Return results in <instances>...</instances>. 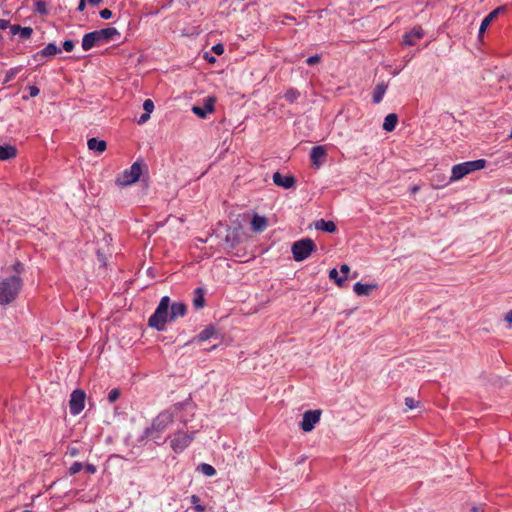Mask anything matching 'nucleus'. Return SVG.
<instances>
[{
	"instance_id": "f257e3e1",
	"label": "nucleus",
	"mask_w": 512,
	"mask_h": 512,
	"mask_svg": "<svg viewBox=\"0 0 512 512\" xmlns=\"http://www.w3.org/2000/svg\"><path fill=\"white\" fill-rule=\"evenodd\" d=\"M119 36H120L119 31L114 27H108V28L96 30V31L87 33L83 36L82 48H83V50L88 51L95 46L104 45Z\"/></svg>"
},
{
	"instance_id": "f03ea898",
	"label": "nucleus",
	"mask_w": 512,
	"mask_h": 512,
	"mask_svg": "<svg viewBox=\"0 0 512 512\" xmlns=\"http://www.w3.org/2000/svg\"><path fill=\"white\" fill-rule=\"evenodd\" d=\"M175 409L169 408L160 412L145 431L147 437L157 440L161 434L174 422Z\"/></svg>"
},
{
	"instance_id": "7ed1b4c3",
	"label": "nucleus",
	"mask_w": 512,
	"mask_h": 512,
	"mask_svg": "<svg viewBox=\"0 0 512 512\" xmlns=\"http://www.w3.org/2000/svg\"><path fill=\"white\" fill-rule=\"evenodd\" d=\"M22 279L18 276H11L0 282V305H8L19 295L22 288Z\"/></svg>"
},
{
	"instance_id": "20e7f679",
	"label": "nucleus",
	"mask_w": 512,
	"mask_h": 512,
	"mask_svg": "<svg viewBox=\"0 0 512 512\" xmlns=\"http://www.w3.org/2000/svg\"><path fill=\"white\" fill-rule=\"evenodd\" d=\"M170 298L163 296L155 310V312L149 317L148 325L155 328L158 331H163L165 324L170 321Z\"/></svg>"
},
{
	"instance_id": "39448f33",
	"label": "nucleus",
	"mask_w": 512,
	"mask_h": 512,
	"mask_svg": "<svg viewBox=\"0 0 512 512\" xmlns=\"http://www.w3.org/2000/svg\"><path fill=\"white\" fill-rule=\"evenodd\" d=\"M486 166V160L484 159H478L474 161H467L463 162L457 165H454L452 167L451 171V181H458L465 177L466 175L470 174L471 172L481 170L485 168Z\"/></svg>"
},
{
	"instance_id": "423d86ee",
	"label": "nucleus",
	"mask_w": 512,
	"mask_h": 512,
	"mask_svg": "<svg viewBox=\"0 0 512 512\" xmlns=\"http://www.w3.org/2000/svg\"><path fill=\"white\" fill-rule=\"evenodd\" d=\"M316 250V245L310 238L298 240L293 243L291 251L295 261L300 262Z\"/></svg>"
},
{
	"instance_id": "0eeeda50",
	"label": "nucleus",
	"mask_w": 512,
	"mask_h": 512,
	"mask_svg": "<svg viewBox=\"0 0 512 512\" xmlns=\"http://www.w3.org/2000/svg\"><path fill=\"white\" fill-rule=\"evenodd\" d=\"M170 446L175 453L184 451L193 441L194 432L177 431L170 437Z\"/></svg>"
},
{
	"instance_id": "6e6552de",
	"label": "nucleus",
	"mask_w": 512,
	"mask_h": 512,
	"mask_svg": "<svg viewBox=\"0 0 512 512\" xmlns=\"http://www.w3.org/2000/svg\"><path fill=\"white\" fill-rule=\"evenodd\" d=\"M142 174V168L139 162L133 163L129 169L124 170L116 179L120 186H127L137 182Z\"/></svg>"
},
{
	"instance_id": "1a4fd4ad",
	"label": "nucleus",
	"mask_w": 512,
	"mask_h": 512,
	"mask_svg": "<svg viewBox=\"0 0 512 512\" xmlns=\"http://www.w3.org/2000/svg\"><path fill=\"white\" fill-rule=\"evenodd\" d=\"M322 411L319 409L308 410L304 412L302 422L300 424L301 429L304 432H310L314 429L315 425L320 421Z\"/></svg>"
},
{
	"instance_id": "9d476101",
	"label": "nucleus",
	"mask_w": 512,
	"mask_h": 512,
	"mask_svg": "<svg viewBox=\"0 0 512 512\" xmlns=\"http://www.w3.org/2000/svg\"><path fill=\"white\" fill-rule=\"evenodd\" d=\"M85 392L83 390H74L70 395L69 408L72 415H78L84 409Z\"/></svg>"
},
{
	"instance_id": "9b49d317",
	"label": "nucleus",
	"mask_w": 512,
	"mask_h": 512,
	"mask_svg": "<svg viewBox=\"0 0 512 512\" xmlns=\"http://www.w3.org/2000/svg\"><path fill=\"white\" fill-rule=\"evenodd\" d=\"M215 98L214 97H206L204 99L203 106H193L192 112L197 115L201 119H205L209 113L214 111Z\"/></svg>"
},
{
	"instance_id": "f8f14e48",
	"label": "nucleus",
	"mask_w": 512,
	"mask_h": 512,
	"mask_svg": "<svg viewBox=\"0 0 512 512\" xmlns=\"http://www.w3.org/2000/svg\"><path fill=\"white\" fill-rule=\"evenodd\" d=\"M326 155L327 150L324 146H314L310 152L312 166L317 169L320 168Z\"/></svg>"
},
{
	"instance_id": "ddd939ff",
	"label": "nucleus",
	"mask_w": 512,
	"mask_h": 512,
	"mask_svg": "<svg viewBox=\"0 0 512 512\" xmlns=\"http://www.w3.org/2000/svg\"><path fill=\"white\" fill-rule=\"evenodd\" d=\"M424 35L425 32L421 27H414L403 36V43L407 46H414L417 44L418 40L424 37Z\"/></svg>"
},
{
	"instance_id": "4468645a",
	"label": "nucleus",
	"mask_w": 512,
	"mask_h": 512,
	"mask_svg": "<svg viewBox=\"0 0 512 512\" xmlns=\"http://www.w3.org/2000/svg\"><path fill=\"white\" fill-rule=\"evenodd\" d=\"M504 12V7H498L491 11L487 16L484 17V19L481 22L480 28H479V35L478 38L481 40L483 38V34L485 33L488 26L498 17L500 13Z\"/></svg>"
},
{
	"instance_id": "2eb2a0df",
	"label": "nucleus",
	"mask_w": 512,
	"mask_h": 512,
	"mask_svg": "<svg viewBox=\"0 0 512 512\" xmlns=\"http://www.w3.org/2000/svg\"><path fill=\"white\" fill-rule=\"evenodd\" d=\"M273 182L279 187L289 189L295 186L296 179L292 175L283 176L280 172L273 174Z\"/></svg>"
},
{
	"instance_id": "dca6fc26",
	"label": "nucleus",
	"mask_w": 512,
	"mask_h": 512,
	"mask_svg": "<svg viewBox=\"0 0 512 512\" xmlns=\"http://www.w3.org/2000/svg\"><path fill=\"white\" fill-rule=\"evenodd\" d=\"M61 52V49L56 46L54 43H49L42 50L38 51L33 55V59L35 61H43L44 58L54 56Z\"/></svg>"
},
{
	"instance_id": "f3484780",
	"label": "nucleus",
	"mask_w": 512,
	"mask_h": 512,
	"mask_svg": "<svg viewBox=\"0 0 512 512\" xmlns=\"http://www.w3.org/2000/svg\"><path fill=\"white\" fill-rule=\"evenodd\" d=\"M169 309H170V315H169L170 321H174L179 317H183L187 312V306H186V304H184L182 302H174L172 304L170 303Z\"/></svg>"
},
{
	"instance_id": "a211bd4d",
	"label": "nucleus",
	"mask_w": 512,
	"mask_h": 512,
	"mask_svg": "<svg viewBox=\"0 0 512 512\" xmlns=\"http://www.w3.org/2000/svg\"><path fill=\"white\" fill-rule=\"evenodd\" d=\"M378 288V284H363L361 282H357L353 286V291L358 296H368L373 290Z\"/></svg>"
},
{
	"instance_id": "6ab92c4d",
	"label": "nucleus",
	"mask_w": 512,
	"mask_h": 512,
	"mask_svg": "<svg viewBox=\"0 0 512 512\" xmlns=\"http://www.w3.org/2000/svg\"><path fill=\"white\" fill-rule=\"evenodd\" d=\"M268 221L266 217L254 214L251 220V229L253 232L261 233L266 230Z\"/></svg>"
},
{
	"instance_id": "aec40b11",
	"label": "nucleus",
	"mask_w": 512,
	"mask_h": 512,
	"mask_svg": "<svg viewBox=\"0 0 512 512\" xmlns=\"http://www.w3.org/2000/svg\"><path fill=\"white\" fill-rule=\"evenodd\" d=\"M17 149L12 145H0V160L6 161L16 157Z\"/></svg>"
},
{
	"instance_id": "412c9836",
	"label": "nucleus",
	"mask_w": 512,
	"mask_h": 512,
	"mask_svg": "<svg viewBox=\"0 0 512 512\" xmlns=\"http://www.w3.org/2000/svg\"><path fill=\"white\" fill-rule=\"evenodd\" d=\"M315 228L328 233H334L337 230L336 224L333 221H325L324 219L316 221Z\"/></svg>"
},
{
	"instance_id": "4be33fe9",
	"label": "nucleus",
	"mask_w": 512,
	"mask_h": 512,
	"mask_svg": "<svg viewBox=\"0 0 512 512\" xmlns=\"http://www.w3.org/2000/svg\"><path fill=\"white\" fill-rule=\"evenodd\" d=\"M205 290L201 287L196 288L193 297V306L195 309H201L205 306Z\"/></svg>"
},
{
	"instance_id": "5701e85b",
	"label": "nucleus",
	"mask_w": 512,
	"mask_h": 512,
	"mask_svg": "<svg viewBox=\"0 0 512 512\" xmlns=\"http://www.w3.org/2000/svg\"><path fill=\"white\" fill-rule=\"evenodd\" d=\"M87 145L90 150L96 151L98 153H103L107 148L106 142L97 138L89 139Z\"/></svg>"
},
{
	"instance_id": "b1692460",
	"label": "nucleus",
	"mask_w": 512,
	"mask_h": 512,
	"mask_svg": "<svg viewBox=\"0 0 512 512\" xmlns=\"http://www.w3.org/2000/svg\"><path fill=\"white\" fill-rule=\"evenodd\" d=\"M398 122V116L395 113L388 114L383 122V129L387 132H391L395 129Z\"/></svg>"
},
{
	"instance_id": "393cba45",
	"label": "nucleus",
	"mask_w": 512,
	"mask_h": 512,
	"mask_svg": "<svg viewBox=\"0 0 512 512\" xmlns=\"http://www.w3.org/2000/svg\"><path fill=\"white\" fill-rule=\"evenodd\" d=\"M215 333V328L213 326H208L198 334L197 339L199 342H205L213 337Z\"/></svg>"
},
{
	"instance_id": "a878e982",
	"label": "nucleus",
	"mask_w": 512,
	"mask_h": 512,
	"mask_svg": "<svg viewBox=\"0 0 512 512\" xmlns=\"http://www.w3.org/2000/svg\"><path fill=\"white\" fill-rule=\"evenodd\" d=\"M386 89L387 87L384 84H379L375 87L372 95L374 103L378 104L382 101Z\"/></svg>"
},
{
	"instance_id": "bb28decb",
	"label": "nucleus",
	"mask_w": 512,
	"mask_h": 512,
	"mask_svg": "<svg viewBox=\"0 0 512 512\" xmlns=\"http://www.w3.org/2000/svg\"><path fill=\"white\" fill-rule=\"evenodd\" d=\"M197 470L205 476L212 477L216 474V470L213 466L207 463H202L197 467Z\"/></svg>"
},
{
	"instance_id": "cd10ccee",
	"label": "nucleus",
	"mask_w": 512,
	"mask_h": 512,
	"mask_svg": "<svg viewBox=\"0 0 512 512\" xmlns=\"http://www.w3.org/2000/svg\"><path fill=\"white\" fill-rule=\"evenodd\" d=\"M300 96V93L297 89L290 88L285 93L284 97L289 103H294Z\"/></svg>"
},
{
	"instance_id": "c85d7f7f",
	"label": "nucleus",
	"mask_w": 512,
	"mask_h": 512,
	"mask_svg": "<svg viewBox=\"0 0 512 512\" xmlns=\"http://www.w3.org/2000/svg\"><path fill=\"white\" fill-rule=\"evenodd\" d=\"M329 278L334 280L339 287H342L345 283V278L340 277L338 271L335 268L330 270Z\"/></svg>"
},
{
	"instance_id": "c756f323",
	"label": "nucleus",
	"mask_w": 512,
	"mask_h": 512,
	"mask_svg": "<svg viewBox=\"0 0 512 512\" xmlns=\"http://www.w3.org/2000/svg\"><path fill=\"white\" fill-rule=\"evenodd\" d=\"M35 11L42 14V15H45L48 13V10H47V5L44 1L42 0H38L35 2Z\"/></svg>"
},
{
	"instance_id": "7c9ffc66",
	"label": "nucleus",
	"mask_w": 512,
	"mask_h": 512,
	"mask_svg": "<svg viewBox=\"0 0 512 512\" xmlns=\"http://www.w3.org/2000/svg\"><path fill=\"white\" fill-rule=\"evenodd\" d=\"M82 469H83V465L80 462H74L69 468V473H70V475H75L78 472H80Z\"/></svg>"
},
{
	"instance_id": "2f4dec72",
	"label": "nucleus",
	"mask_w": 512,
	"mask_h": 512,
	"mask_svg": "<svg viewBox=\"0 0 512 512\" xmlns=\"http://www.w3.org/2000/svg\"><path fill=\"white\" fill-rule=\"evenodd\" d=\"M17 73H18V69L17 68H12V69L8 70L6 72L4 82L8 83V82L12 81Z\"/></svg>"
},
{
	"instance_id": "473e14b6",
	"label": "nucleus",
	"mask_w": 512,
	"mask_h": 512,
	"mask_svg": "<svg viewBox=\"0 0 512 512\" xmlns=\"http://www.w3.org/2000/svg\"><path fill=\"white\" fill-rule=\"evenodd\" d=\"M33 33V29L31 27H22L20 30V37L23 39H28Z\"/></svg>"
},
{
	"instance_id": "72a5a7b5",
	"label": "nucleus",
	"mask_w": 512,
	"mask_h": 512,
	"mask_svg": "<svg viewBox=\"0 0 512 512\" xmlns=\"http://www.w3.org/2000/svg\"><path fill=\"white\" fill-rule=\"evenodd\" d=\"M418 405H419V402L414 400L413 398H411V397L405 398V406L407 409H409V410L414 409Z\"/></svg>"
},
{
	"instance_id": "f704fd0d",
	"label": "nucleus",
	"mask_w": 512,
	"mask_h": 512,
	"mask_svg": "<svg viewBox=\"0 0 512 512\" xmlns=\"http://www.w3.org/2000/svg\"><path fill=\"white\" fill-rule=\"evenodd\" d=\"M120 397V391L118 389H112L108 394V400L110 403H114Z\"/></svg>"
},
{
	"instance_id": "c9c22d12",
	"label": "nucleus",
	"mask_w": 512,
	"mask_h": 512,
	"mask_svg": "<svg viewBox=\"0 0 512 512\" xmlns=\"http://www.w3.org/2000/svg\"><path fill=\"white\" fill-rule=\"evenodd\" d=\"M143 109L145 112L147 113H152L153 109H154V103L151 99H146L143 103Z\"/></svg>"
},
{
	"instance_id": "e433bc0d",
	"label": "nucleus",
	"mask_w": 512,
	"mask_h": 512,
	"mask_svg": "<svg viewBox=\"0 0 512 512\" xmlns=\"http://www.w3.org/2000/svg\"><path fill=\"white\" fill-rule=\"evenodd\" d=\"M321 58L318 54L312 55L306 59V63L309 66H313L315 64H318L320 62Z\"/></svg>"
},
{
	"instance_id": "4c0bfd02",
	"label": "nucleus",
	"mask_w": 512,
	"mask_h": 512,
	"mask_svg": "<svg viewBox=\"0 0 512 512\" xmlns=\"http://www.w3.org/2000/svg\"><path fill=\"white\" fill-rule=\"evenodd\" d=\"M63 49L67 52H71L74 49V42L72 40H65L63 42Z\"/></svg>"
},
{
	"instance_id": "58836bf2",
	"label": "nucleus",
	"mask_w": 512,
	"mask_h": 512,
	"mask_svg": "<svg viewBox=\"0 0 512 512\" xmlns=\"http://www.w3.org/2000/svg\"><path fill=\"white\" fill-rule=\"evenodd\" d=\"M112 15H113L112 11L107 8L100 11V16L103 19H106V20L110 19L112 17Z\"/></svg>"
},
{
	"instance_id": "ea45409f",
	"label": "nucleus",
	"mask_w": 512,
	"mask_h": 512,
	"mask_svg": "<svg viewBox=\"0 0 512 512\" xmlns=\"http://www.w3.org/2000/svg\"><path fill=\"white\" fill-rule=\"evenodd\" d=\"M212 50L217 55H222L224 53V46L222 44H216L212 47Z\"/></svg>"
},
{
	"instance_id": "a19ab883",
	"label": "nucleus",
	"mask_w": 512,
	"mask_h": 512,
	"mask_svg": "<svg viewBox=\"0 0 512 512\" xmlns=\"http://www.w3.org/2000/svg\"><path fill=\"white\" fill-rule=\"evenodd\" d=\"M28 90H29V95H30V97H36V96H38V95H39V93H40L39 88H38V87H36V86H29V87H28Z\"/></svg>"
},
{
	"instance_id": "79ce46f5",
	"label": "nucleus",
	"mask_w": 512,
	"mask_h": 512,
	"mask_svg": "<svg viewBox=\"0 0 512 512\" xmlns=\"http://www.w3.org/2000/svg\"><path fill=\"white\" fill-rule=\"evenodd\" d=\"M341 273L344 275L343 278L347 279V275L350 271V267L347 264H342L340 267Z\"/></svg>"
},
{
	"instance_id": "37998d69",
	"label": "nucleus",
	"mask_w": 512,
	"mask_h": 512,
	"mask_svg": "<svg viewBox=\"0 0 512 512\" xmlns=\"http://www.w3.org/2000/svg\"><path fill=\"white\" fill-rule=\"evenodd\" d=\"M149 118H150V113L145 112L140 116L138 123L144 124L146 121H148Z\"/></svg>"
},
{
	"instance_id": "c03bdc74",
	"label": "nucleus",
	"mask_w": 512,
	"mask_h": 512,
	"mask_svg": "<svg viewBox=\"0 0 512 512\" xmlns=\"http://www.w3.org/2000/svg\"><path fill=\"white\" fill-rule=\"evenodd\" d=\"M83 468L90 474H94L96 472V467L93 464H86Z\"/></svg>"
},
{
	"instance_id": "a18cd8bd",
	"label": "nucleus",
	"mask_w": 512,
	"mask_h": 512,
	"mask_svg": "<svg viewBox=\"0 0 512 512\" xmlns=\"http://www.w3.org/2000/svg\"><path fill=\"white\" fill-rule=\"evenodd\" d=\"M21 28H22V27H21L20 25H12V26L10 27V31H11V33H12L13 35H15V34L20 33Z\"/></svg>"
},
{
	"instance_id": "49530a36",
	"label": "nucleus",
	"mask_w": 512,
	"mask_h": 512,
	"mask_svg": "<svg viewBox=\"0 0 512 512\" xmlns=\"http://www.w3.org/2000/svg\"><path fill=\"white\" fill-rule=\"evenodd\" d=\"M9 26V21L5 19H0V29L5 30Z\"/></svg>"
},
{
	"instance_id": "de8ad7c7",
	"label": "nucleus",
	"mask_w": 512,
	"mask_h": 512,
	"mask_svg": "<svg viewBox=\"0 0 512 512\" xmlns=\"http://www.w3.org/2000/svg\"><path fill=\"white\" fill-rule=\"evenodd\" d=\"M85 7H86V0H80L77 10L82 12V11H84Z\"/></svg>"
},
{
	"instance_id": "09e8293b",
	"label": "nucleus",
	"mask_w": 512,
	"mask_h": 512,
	"mask_svg": "<svg viewBox=\"0 0 512 512\" xmlns=\"http://www.w3.org/2000/svg\"><path fill=\"white\" fill-rule=\"evenodd\" d=\"M505 320L509 323H512V310H510L508 313H506Z\"/></svg>"
},
{
	"instance_id": "8fccbe9b",
	"label": "nucleus",
	"mask_w": 512,
	"mask_h": 512,
	"mask_svg": "<svg viewBox=\"0 0 512 512\" xmlns=\"http://www.w3.org/2000/svg\"><path fill=\"white\" fill-rule=\"evenodd\" d=\"M103 0H88L90 5L96 6L99 5Z\"/></svg>"
},
{
	"instance_id": "3c124183",
	"label": "nucleus",
	"mask_w": 512,
	"mask_h": 512,
	"mask_svg": "<svg viewBox=\"0 0 512 512\" xmlns=\"http://www.w3.org/2000/svg\"><path fill=\"white\" fill-rule=\"evenodd\" d=\"M14 269L15 271L17 272H20L22 270V264L20 262H17L15 265H14Z\"/></svg>"
},
{
	"instance_id": "603ef678",
	"label": "nucleus",
	"mask_w": 512,
	"mask_h": 512,
	"mask_svg": "<svg viewBox=\"0 0 512 512\" xmlns=\"http://www.w3.org/2000/svg\"><path fill=\"white\" fill-rule=\"evenodd\" d=\"M195 509H196L197 512H204L205 511V507L202 506V505H196Z\"/></svg>"
},
{
	"instance_id": "864d4df0",
	"label": "nucleus",
	"mask_w": 512,
	"mask_h": 512,
	"mask_svg": "<svg viewBox=\"0 0 512 512\" xmlns=\"http://www.w3.org/2000/svg\"><path fill=\"white\" fill-rule=\"evenodd\" d=\"M199 500V498L195 495L192 496V502L196 503Z\"/></svg>"
},
{
	"instance_id": "5fc2aeb1",
	"label": "nucleus",
	"mask_w": 512,
	"mask_h": 512,
	"mask_svg": "<svg viewBox=\"0 0 512 512\" xmlns=\"http://www.w3.org/2000/svg\"><path fill=\"white\" fill-rule=\"evenodd\" d=\"M209 62H214L215 61V58L214 57H211L208 59Z\"/></svg>"
},
{
	"instance_id": "6e6d98bb",
	"label": "nucleus",
	"mask_w": 512,
	"mask_h": 512,
	"mask_svg": "<svg viewBox=\"0 0 512 512\" xmlns=\"http://www.w3.org/2000/svg\"><path fill=\"white\" fill-rule=\"evenodd\" d=\"M412 191H413V192L418 191V187H417V186L413 187Z\"/></svg>"
},
{
	"instance_id": "4d7b16f0",
	"label": "nucleus",
	"mask_w": 512,
	"mask_h": 512,
	"mask_svg": "<svg viewBox=\"0 0 512 512\" xmlns=\"http://www.w3.org/2000/svg\"><path fill=\"white\" fill-rule=\"evenodd\" d=\"M473 512H478L477 508L472 509Z\"/></svg>"
}]
</instances>
